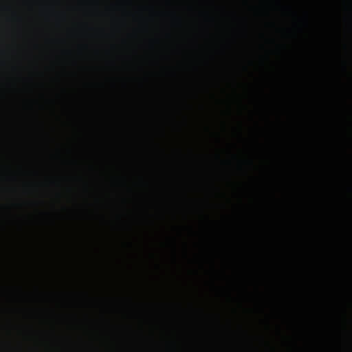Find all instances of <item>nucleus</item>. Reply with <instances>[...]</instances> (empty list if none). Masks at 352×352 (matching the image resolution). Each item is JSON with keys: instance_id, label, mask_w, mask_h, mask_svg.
<instances>
[{"instance_id": "nucleus-2", "label": "nucleus", "mask_w": 352, "mask_h": 352, "mask_svg": "<svg viewBox=\"0 0 352 352\" xmlns=\"http://www.w3.org/2000/svg\"><path fill=\"white\" fill-rule=\"evenodd\" d=\"M2 292H3V287L1 286H0V294H1Z\"/></svg>"}, {"instance_id": "nucleus-1", "label": "nucleus", "mask_w": 352, "mask_h": 352, "mask_svg": "<svg viewBox=\"0 0 352 352\" xmlns=\"http://www.w3.org/2000/svg\"><path fill=\"white\" fill-rule=\"evenodd\" d=\"M0 228H1V230L4 229V227H3V226L2 225V223H1V221H0Z\"/></svg>"}]
</instances>
